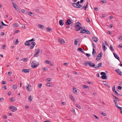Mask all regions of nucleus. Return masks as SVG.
I'll return each mask as SVG.
<instances>
[{"instance_id": "3", "label": "nucleus", "mask_w": 122, "mask_h": 122, "mask_svg": "<svg viewBox=\"0 0 122 122\" xmlns=\"http://www.w3.org/2000/svg\"><path fill=\"white\" fill-rule=\"evenodd\" d=\"M9 108L13 112H14L17 110V108L13 106H10Z\"/></svg>"}, {"instance_id": "30", "label": "nucleus", "mask_w": 122, "mask_h": 122, "mask_svg": "<svg viewBox=\"0 0 122 122\" xmlns=\"http://www.w3.org/2000/svg\"><path fill=\"white\" fill-rule=\"evenodd\" d=\"M76 106L79 109H81V108L80 106L79 105L77 104H76Z\"/></svg>"}, {"instance_id": "59", "label": "nucleus", "mask_w": 122, "mask_h": 122, "mask_svg": "<svg viewBox=\"0 0 122 122\" xmlns=\"http://www.w3.org/2000/svg\"><path fill=\"white\" fill-rule=\"evenodd\" d=\"M71 111L72 112H75V110L73 108H72L71 109Z\"/></svg>"}, {"instance_id": "55", "label": "nucleus", "mask_w": 122, "mask_h": 122, "mask_svg": "<svg viewBox=\"0 0 122 122\" xmlns=\"http://www.w3.org/2000/svg\"><path fill=\"white\" fill-rule=\"evenodd\" d=\"M101 1L103 3H105L106 2V0H102Z\"/></svg>"}, {"instance_id": "32", "label": "nucleus", "mask_w": 122, "mask_h": 122, "mask_svg": "<svg viewBox=\"0 0 122 122\" xmlns=\"http://www.w3.org/2000/svg\"><path fill=\"white\" fill-rule=\"evenodd\" d=\"M89 61H86L84 63V65L86 66H87L88 64H89Z\"/></svg>"}, {"instance_id": "12", "label": "nucleus", "mask_w": 122, "mask_h": 122, "mask_svg": "<svg viewBox=\"0 0 122 122\" xmlns=\"http://www.w3.org/2000/svg\"><path fill=\"white\" fill-rule=\"evenodd\" d=\"M89 66L91 67H94L95 66V65L94 63L90 62L89 61Z\"/></svg>"}, {"instance_id": "44", "label": "nucleus", "mask_w": 122, "mask_h": 122, "mask_svg": "<svg viewBox=\"0 0 122 122\" xmlns=\"http://www.w3.org/2000/svg\"><path fill=\"white\" fill-rule=\"evenodd\" d=\"M115 105L116 107L118 109L120 107L118 106L117 103H115Z\"/></svg>"}, {"instance_id": "17", "label": "nucleus", "mask_w": 122, "mask_h": 122, "mask_svg": "<svg viewBox=\"0 0 122 122\" xmlns=\"http://www.w3.org/2000/svg\"><path fill=\"white\" fill-rule=\"evenodd\" d=\"M64 23L63 22V21L62 20H60L59 21V24L61 26L63 25Z\"/></svg>"}, {"instance_id": "18", "label": "nucleus", "mask_w": 122, "mask_h": 122, "mask_svg": "<svg viewBox=\"0 0 122 122\" xmlns=\"http://www.w3.org/2000/svg\"><path fill=\"white\" fill-rule=\"evenodd\" d=\"M102 63H100L99 64L97 65V66H96L94 67V68H95L96 69H97L98 68H99L101 67L102 65Z\"/></svg>"}, {"instance_id": "58", "label": "nucleus", "mask_w": 122, "mask_h": 122, "mask_svg": "<svg viewBox=\"0 0 122 122\" xmlns=\"http://www.w3.org/2000/svg\"><path fill=\"white\" fill-rule=\"evenodd\" d=\"M110 49H111V50L114 51V49H113V48L112 47V46L111 45H110Z\"/></svg>"}, {"instance_id": "13", "label": "nucleus", "mask_w": 122, "mask_h": 122, "mask_svg": "<svg viewBox=\"0 0 122 122\" xmlns=\"http://www.w3.org/2000/svg\"><path fill=\"white\" fill-rule=\"evenodd\" d=\"M73 91L74 93L76 94H78L77 92L76 88L75 87H74L73 88Z\"/></svg>"}, {"instance_id": "28", "label": "nucleus", "mask_w": 122, "mask_h": 122, "mask_svg": "<svg viewBox=\"0 0 122 122\" xmlns=\"http://www.w3.org/2000/svg\"><path fill=\"white\" fill-rule=\"evenodd\" d=\"M13 88L15 89V90L17 88V85L16 84H15L13 86Z\"/></svg>"}, {"instance_id": "49", "label": "nucleus", "mask_w": 122, "mask_h": 122, "mask_svg": "<svg viewBox=\"0 0 122 122\" xmlns=\"http://www.w3.org/2000/svg\"><path fill=\"white\" fill-rule=\"evenodd\" d=\"M46 70H48L47 68L46 67L43 68H42V70L43 71H44Z\"/></svg>"}, {"instance_id": "56", "label": "nucleus", "mask_w": 122, "mask_h": 122, "mask_svg": "<svg viewBox=\"0 0 122 122\" xmlns=\"http://www.w3.org/2000/svg\"><path fill=\"white\" fill-rule=\"evenodd\" d=\"M2 46L3 47L2 49H4L6 47V46L5 45H2Z\"/></svg>"}, {"instance_id": "22", "label": "nucleus", "mask_w": 122, "mask_h": 122, "mask_svg": "<svg viewBox=\"0 0 122 122\" xmlns=\"http://www.w3.org/2000/svg\"><path fill=\"white\" fill-rule=\"evenodd\" d=\"M38 27L42 29H44V26L42 25H41L39 24L38 25Z\"/></svg>"}, {"instance_id": "35", "label": "nucleus", "mask_w": 122, "mask_h": 122, "mask_svg": "<svg viewBox=\"0 0 122 122\" xmlns=\"http://www.w3.org/2000/svg\"><path fill=\"white\" fill-rule=\"evenodd\" d=\"M25 45L28 46H29L30 45V43L27 42H26L25 43Z\"/></svg>"}, {"instance_id": "21", "label": "nucleus", "mask_w": 122, "mask_h": 122, "mask_svg": "<svg viewBox=\"0 0 122 122\" xmlns=\"http://www.w3.org/2000/svg\"><path fill=\"white\" fill-rule=\"evenodd\" d=\"M59 42L61 44H63L64 43L65 41L63 39H60L59 41Z\"/></svg>"}, {"instance_id": "9", "label": "nucleus", "mask_w": 122, "mask_h": 122, "mask_svg": "<svg viewBox=\"0 0 122 122\" xmlns=\"http://www.w3.org/2000/svg\"><path fill=\"white\" fill-rule=\"evenodd\" d=\"M92 56L94 57H95L96 56V51H95V49L94 48L93 49V51L92 52Z\"/></svg>"}, {"instance_id": "14", "label": "nucleus", "mask_w": 122, "mask_h": 122, "mask_svg": "<svg viewBox=\"0 0 122 122\" xmlns=\"http://www.w3.org/2000/svg\"><path fill=\"white\" fill-rule=\"evenodd\" d=\"M92 39L95 42H97V39L96 37L95 36L93 37Z\"/></svg>"}, {"instance_id": "23", "label": "nucleus", "mask_w": 122, "mask_h": 122, "mask_svg": "<svg viewBox=\"0 0 122 122\" xmlns=\"http://www.w3.org/2000/svg\"><path fill=\"white\" fill-rule=\"evenodd\" d=\"M102 47L103 48V49L104 51H106L107 49V48L106 47V46L104 44V43H103L102 45Z\"/></svg>"}, {"instance_id": "38", "label": "nucleus", "mask_w": 122, "mask_h": 122, "mask_svg": "<svg viewBox=\"0 0 122 122\" xmlns=\"http://www.w3.org/2000/svg\"><path fill=\"white\" fill-rule=\"evenodd\" d=\"M51 62L50 61H49L47 60H46V63L47 64H49L51 63Z\"/></svg>"}, {"instance_id": "11", "label": "nucleus", "mask_w": 122, "mask_h": 122, "mask_svg": "<svg viewBox=\"0 0 122 122\" xmlns=\"http://www.w3.org/2000/svg\"><path fill=\"white\" fill-rule=\"evenodd\" d=\"M30 69H23L22 70V71L23 72H25V73H29V71Z\"/></svg>"}, {"instance_id": "45", "label": "nucleus", "mask_w": 122, "mask_h": 122, "mask_svg": "<svg viewBox=\"0 0 122 122\" xmlns=\"http://www.w3.org/2000/svg\"><path fill=\"white\" fill-rule=\"evenodd\" d=\"M12 3L13 4V7L14 8L17 6V5L16 4L14 3L13 2H12Z\"/></svg>"}, {"instance_id": "52", "label": "nucleus", "mask_w": 122, "mask_h": 122, "mask_svg": "<svg viewBox=\"0 0 122 122\" xmlns=\"http://www.w3.org/2000/svg\"><path fill=\"white\" fill-rule=\"evenodd\" d=\"M101 114L102 115L104 116H106V114L105 113H104V112H102L101 113Z\"/></svg>"}, {"instance_id": "10", "label": "nucleus", "mask_w": 122, "mask_h": 122, "mask_svg": "<svg viewBox=\"0 0 122 122\" xmlns=\"http://www.w3.org/2000/svg\"><path fill=\"white\" fill-rule=\"evenodd\" d=\"M26 89L28 91H31L30 88L31 87V85H29V84H27L26 86Z\"/></svg>"}, {"instance_id": "25", "label": "nucleus", "mask_w": 122, "mask_h": 122, "mask_svg": "<svg viewBox=\"0 0 122 122\" xmlns=\"http://www.w3.org/2000/svg\"><path fill=\"white\" fill-rule=\"evenodd\" d=\"M21 11L24 14H26L27 13V11L23 9H22L21 10Z\"/></svg>"}, {"instance_id": "61", "label": "nucleus", "mask_w": 122, "mask_h": 122, "mask_svg": "<svg viewBox=\"0 0 122 122\" xmlns=\"http://www.w3.org/2000/svg\"><path fill=\"white\" fill-rule=\"evenodd\" d=\"M86 20L87 22L89 23L90 22V20L89 18H87L86 19Z\"/></svg>"}, {"instance_id": "51", "label": "nucleus", "mask_w": 122, "mask_h": 122, "mask_svg": "<svg viewBox=\"0 0 122 122\" xmlns=\"http://www.w3.org/2000/svg\"><path fill=\"white\" fill-rule=\"evenodd\" d=\"M103 84L104 85L107 86L108 85V83L106 82H103Z\"/></svg>"}, {"instance_id": "31", "label": "nucleus", "mask_w": 122, "mask_h": 122, "mask_svg": "<svg viewBox=\"0 0 122 122\" xmlns=\"http://www.w3.org/2000/svg\"><path fill=\"white\" fill-rule=\"evenodd\" d=\"M78 50L82 52H84L83 51L81 48H78Z\"/></svg>"}, {"instance_id": "24", "label": "nucleus", "mask_w": 122, "mask_h": 122, "mask_svg": "<svg viewBox=\"0 0 122 122\" xmlns=\"http://www.w3.org/2000/svg\"><path fill=\"white\" fill-rule=\"evenodd\" d=\"M18 26V24L17 23H15L13 25V27L15 28L17 27Z\"/></svg>"}, {"instance_id": "19", "label": "nucleus", "mask_w": 122, "mask_h": 122, "mask_svg": "<svg viewBox=\"0 0 122 122\" xmlns=\"http://www.w3.org/2000/svg\"><path fill=\"white\" fill-rule=\"evenodd\" d=\"M82 86L84 89H87L88 90H89V87L88 86L84 85H82Z\"/></svg>"}, {"instance_id": "16", "label": "nucleus", "mask_w": 122, "mask_h": 122, "mask_svg": "<svg viewBox=\"0 0 122 122\" xmlns=\"http://www.w3.org/2000/svg\"><path fill=\"white\" fill-rule=\"evenodd\" d=\"M113 54L114 55V57L117 59L119 61V58L118 56L116 54L114 53H113Z\"/></svg>"}, {"instance_id": "33", "label": "nucleus", "mask_w": 122, "mask_h": 122, "mask_svg": "<svg viewBox=\"0 0 122 122\" xmlns=\"http://www.w3.org/2000/svg\"><path fill=\"white\" fill-rule=\"evenodd\" d=\"M35 40V39L34 38H32V39H31L30 40H29L28 41H26V42H31V41H34Z\"/></svg>"}, {"instance_id": "26", "label": "nucleus", "mask_w": 122, "mask_h": 122, "mask_svg": "<svg viewBox=\"0 0 122 122\" xmlns=\"http://www.w3.org/2000/svg\"><path fill=\"white\" fill-rule=\"evenodd\" d=\"M28 15L30 16H33L34 15V14H33L32 12H30L28 11Z\"/></svg>"}, {"instance_id": "1", "label": "nucleus", "mask_w": 122, "mask_h": 122, "mask_svg": "<svg viewBox=\"0 0 122 122\" xmlns=\"http://www.w3.org/2000/svg\"><path fill=\"white\" fill-rule=\"evenodd\" d=\"M38 62L34 60L31 64V66L32 68H34L37 67L39 65Z\"/></svg>"}, {"instance_id": "57", "label": "nucleus", "mask_w": 122, "mask_h": 122, "mask_svg": "<svg viewBox=\"0 0 122 122\" xmlns=\"http://www.w3.org/2000/svg\"><path fill=\"white\" fill-rule=\"evenodd\" d=\"M0 24L1 25L3 26L4 25V23H3V22L2 21H1L0 22Z\"/></svg>"}, {"instance_id": "15", "label": "nucleus", "mask_w": 122, "mask_h": 122, "mask_svg": "<svg viewBox=\"0 0 122 122\" xmlns=\"http://www.w3.org/2000/svg\"><path fill=\"white\" fill-rule=\"evenodd\" d=\"M40 51V50L39 49H38L36 51V52L35 53L34 56L35 57L39 53Z\"/></svg>"}, {"instance_id": "7", "label": "nucleus", "mask_w": 122, "mask_h": 122, "mask_svg": "<svg viewBox=\"0 0 122 122\" xmlns=\"http://www.w3.org/2000/svg\"><path fill=\"white\" fill-rule=\"evenodd\" d=\"M115 71L120 76H121L122 75V72L120 71V69H117L115 70Z\"/></svg>"}, {"instance_id": "20", "label": "nucleus", "mask_w": 122, "mask_h": 122, "mask_svg": "<svg viewBox=\"0 0 122 122\" xmlns=\"http://www.w3.org/2000/svg\"><path fill=\"white\" fill-rule=\"evenodd\" d=\"M79 39H76L74 41V44L75 45H77L78 44V42L79 41Z\"/></svg>"}, {"instance_id": "5", "label": "nucleus", "mask_w": 122, "mask_h": 122, "mask_svg": "<svg viewBox=\"0 0 122 122\" xmlns=\"http://www.w3.org/2000/svg\"><path fill=\"white\" fill-rule=\"evenodd\" d=\"M112 89L113 92L115 93V94H116L117 96H118L120 95L118 93V92L116 90L115 87L114 86H113Z\"/></svg>"}, {"instance_id": "2", "label": "nucleus", "mask_w": 122, "mask_h": 122, "mask_svg": "<svg viewBox=\"0 0 122 122\" xmlns=\"http://www.w3.org/2000/svg\"><path fill=\"white\" fill-rule=\"evenodd\" d=\"M101 75H102L101 78L103 79H107V77L106 76V74L105 72H102L101 73Z\"/></svg>"}, {"instance_id": "4", "label": "nucleus", "mask_w": 122, "mask_h": 122, "mask_svg": "<svg viewBox=\"0 0 122 122\" xmlns=\"http://www.w3.org/2000/svg\"><path fill=\"white\" fill-rule=\"evenodd\" d=\"M36 45V43L34 42H32L30 45V49H32L35 46V45Z\"/></svg>"}, {"instance_id": "34", "label": "nucleus", "mask_w": 122, "mask_h": 122, "mask_svg": "<svg viewBox=\"0 0 122 122\" xmlns=\"http://www.w3.org/2000/svg\"><path fill=\"white\" fill-rule=\"evenodd\" d=\"M82 29H83V27H80L79 28H78L77 29H76V31H78Z\"/></svg>"}, {"instance_id": "43", "label": "nucleus", "mask_w": 122, "mask_h": 122, "mask_svg": "<svg viewBox=\"0 0 122 122\" xmlns=\"http://www.w3.org/2000/svg\"><path fill=\"white\" fill-rule=\"evenodd\" d=\"M47 31L48 32H49V31H51L52 30V29L51 28L48 27L47 28Z\"/></svg>"}, {"instance_id": "36", "label": "nucleus", "mask_w": 122, "mask_h": 122, "mask_svg": "<svg viewBox=\"0 0 122 122\" xmlns=\"http://www.w3.org/2000/svg\"><path fill=\"white\" fill-rule=\"evenodd\" d=\"M99 57V56H97L96 59L97 61H98L100 59V57Z\"/></svg>"}, {"instance_id": "46", "label": "nucleus", "mask_w": 122, "mask_h": 122, "mask_svg": "<svg viewBox=\"0 0 122 122\" xmlns=\"http://www.w3.org/2000/svg\"><path fill=\"white\" fill-rule=\"evenodd\" d=\"M118 109H120V112L122 114V107H120Z\"/></svg>"}, {"instance_id": "50", "label": "nucleus", "mask_w": 122, "mask_h": 122, "mask_svg": "<svg viewBox=\"0 0 122 122\" xmlns=\"http://www.w3.org/2000/svg\"><path fill=\"white\" fill-rule=\"evenodd\" d=\"M51 78H47L46 80L47 81H51Z\"/></svg>"}, {"instance_id": "64", "label": "nucleus", "mask_w": 122, "mask_h": 122, "mask_svg": "<svg viewBox=\"0 0 122 122\" xmlns=\"http://www.w3.org/2000/svg\"><path fill=\"white\" fill-rule=\"evenodd\" d=\"M119 39L120 40H122V36H120L119 38Z\"/></svg>"}, {"instance_id": "48", "label": "nucleus", "mask_w": 122, "mask_h": 122, "mask_svg": "<svg viewBox=\"0 0 122 122\" xmlns=\"http://www.w3.org/2000/svg\"><path fill=\"white\" fill-rule=\"evenodd\" d=\"M42 85L41 84H39L38 85V87L39 88H40L41 87Z\"/></svg>"}, {"instance_id": "6", "label": "nucleus", "mask_w": 122, "mask_h": 122, "mask_svg": "<svg viewBox=\"0 0 122 122\" xmlns=\"http://www.w3.org/2000/svg\"><path fill=\"white\" fill-rule=\"evenodd\" d=\"M75 27L76 29H77L81 25V24L79 22H77L75 24Z\"/></svg>"}, {"instance_id": "39", "label": "nucleus", "mask_w": 122, "mask_h": 122, "mask_svg": "<svg viewBox=\"0 0 122 122\" xmlns=\"http://www.w3.org/2000/svg\"><path fill=\"white\" fill-rule=\"evenodd\" d=\"M72 5L73 6L75 7H76V5H76V3H72Z\"/></svg>"}, {"instance_id": "27", "label": "nucleus", "mask_w": 122, "mask_h": 122, "mask_svg": "<svg viewBox=\"0 0 122 122\" xmlns=\"http://www.w3.org/2000/svg\"><path fill=\"white\" fill-rule=\"evenodd\" d=\"M112 95L114 97V98H113L115 100H118V101H119V100L118 99L117 97H116L115 96H114L113 94H112Z\"/></svg>"}, {"instance_id": "37", "label": "nucleus", "mask_w": 122, "mask_h": 122, "mask_svg": "<svg viewBox=\"0 0 122 122\" xmlns=\"http://www.w3.org/2000/svg\"><path fill=\"white\" fill-rule=\"evenodd\" d=\"M86 33L88 34H91L90 32L87 30H86Z\"/></svg>"}, {"instance_id": "42", "label": "nucleus", "mask_w": 122, "mask_h": 122, "mask_svg": "<svg viewBox=\"0 0 122 122\" xmlns=\"http://www.w3.org/2000/svg\"><path fill=\"white\" fill-rule=\"evenodd\" d=\"M51 83H49L47 84V86H51Z\"/></svg>"}, {"instance_id": "60", "label": "nucleus", "mask_w": 122, "mask_h": 122, "mask_svg": "<svg viewBox=\"0 0 122 122\" xmlns=\"http://www.w3.org/2000/svg\"><path fill=\"white\" fill-rule=\"evenodd\" d=\"M82 7V5L80 4H79L78 5V8H80Z\"/></svg>"}, {"instance_id": "8", "label": "nucleus", "mask_w": 122, "mask_h": 122, "mask_svg": "<svg viewBox=\"0 0 122 122\" xmlns=\"http://www.w3.org/2000/svg\"><path fill=\"white\" fill-rule=\"evenodd\" d=\"M72 20L70 19L68 20L66 22V24L67 25H69L71 24L72 23Z\"/></svg>"}, {"instance_id": "62", "label": "nucleus", "mask_w": 122, "mask_h": 122, "mask_svg": "<svg viewBox=\"0 0 122 122\" xmlns=\"http://www.w3.org/2000/svg\"><path fill=\"white\" fill-rule=\"evenodd\" d=\"M68 63H63V65L65 66H67L68 65Z\"/></svg>"}, {"instance_id": "47", "label": "nucleus", "mask_w": 122, "mask_h": 122, "mask_svg": "<svg viewBox=\"0 0 122 122\" xmlns=\"http://www.w3.org/2000/svg\"><path fill=\"white\" fill-rule=\"evenodd\" d=\"M88 3L87 2L86 4V6L85 7V10H86V8H88Z\"/></svg>"}, {"instance_id": "53", "label": "nucleus", "mask_w": 122, "mask_h": 122, "mask_svg": "<svg viewBox=\"0 0 122 122\" xmlns=\"http://www.w3.org/2000/svg\"><path fill=\"white\" fill-rule=\"evenodd\" d=\"M93 116L94 117H95L97 119H98L99 118H98V117H97V116H96V115H93Z\"/></svg>"}, {"instance_id": "29", "label": "nucleus", "mask_w": 122, "mask_h": 122, "mask_svg": "<svg viewBox=\"0 0 122 122\" xmlns=\"http://www.w3.org/2000/svg\"><path fill=\"white\" fill-rule=\"evenodd\" d=\"M28 99L29 101L30 102H31L32 100V99L31 98V96H30L28 97Z\"/></svg>"}, {"instance_id": "41", "label": "nucleus", "mask_w": 122, "mask_h": 122, "mask_svg": "<svg viewBox=\"0 0 122 122\" xmlns=\"http://www.w3.org/2000/svg\"><path fill=\"white\" fill-rule=\"evenodd\" d=\"M102 53L101 52H100L97 56H99L100 57H101L102 56Z\"/></svg>"}, {"instance_id": "40", "label": "nucleus", "mask_w": 122, "mask_h": 122, "mask_svg": "<svg viewBox=\"0 0 122 122\" xmlns=\"http://www.w3.org/2000/svg\"><path fill=\"white\" fill-rule=\"evenodd\" d=\"M19 43V41L18 40V39H16L15 40V45H16L18 44Z\"/></svg>"}, {"instance_id": "63", "label": "nucleus", "mask_w": 122, "mask_h": 122, "mask_svg": "<svg viewBox=\"0 0 122 122\" xmlns=\"http://www.w3.org/2000/svg\"><path fill=\"white\" fill-rule=\"evenodd\" d=\"M86 56L88 57L90 56L91 55L90 54L86 53Z\"/></svg>"}, {"instance_id": "54", "label": "nucleus", "mask_w": 122, "mask_h": 122, "mask_svg": "<svg viewBox=\"0 0 122 122\" xmlns=\"http://www.w3.org/2000/svg\"><path fill=\"white\" fill-rule=\"evenodd\" d=\"M27 58H25L23 59V61H27Z\"/></svg>"}]
</instances>
